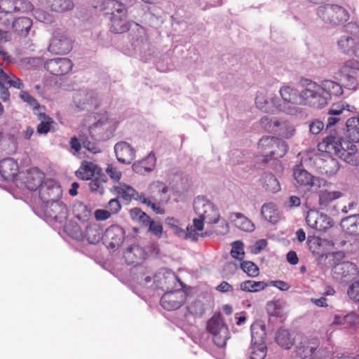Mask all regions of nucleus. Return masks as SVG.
<instances>
[{
	"label": "nucleus",
	"instance_id": "nucleus-39",
	"mask_svg": "<svg viewBox=\"0 0 359 359\" xmlns=\"http://www.w3.org/2000/svg\"><path fill=\"white\" fill-rule=\"evenodd\" d=\"M46 5L52 11L57 13L70 11L74 6L72 0H46Z\"/></svg>",
	"mask_w": 359,
	"mask_h": 359
},
{
	"label": "nucleus",
	"instance_id": "nucleus-28",
	"mask_svg": "<svg viewBox=\"0 0 359 359\" xmlns=\"http://www.w3.org/2000/svg\"><path fill=\"white\" fill-rule=\"evenodd\" d=\"M319 343L316 339H311L302 341L297 347V354L302 359L311 358Z\"/></svg>",
	"mask_w": 359,
	"mask_h": 359
},
{
	"label": "nucleus",
	"instance_id": "nucleus-51",
	"mask_svg": "<svg viewBox=\"0 0 359 359\" xmlns=\"http://www.w3.org/2000/svg\"><path fill=\"white\" fill-rule=\"evenodd\" d=\"M241 269L250 277L255 278L259 274V267L252 262L243 261L241 263Z\"/></svg>",
	"mask_w": 359,
	"mask_h": 359
},
{
	"label": "nucleus",
	"instance_id": "nucleus-47",
	"mask_svg": "<svg viewBox=\"0 0 359 359\" xmlns=\"http://www.w3.org/2000/svg\"><path fill=\"white\" fill-rule=\"evenodd\" d=\"M266 309L269 316L281 317L283 315V304L279 300L270 301L266 304Z\"/></svg>",
	"mask_w": 359,
	"mask_h": 359
},
{
	"label": "nucleus",
	"instance_id": "nucleus-17",
	"mask_svg": "<svg viewBox=\"0 0 359 359\" xmlns=\"http://www.w3.org/2000/svg\"><path fill=\"white\" fill-rule=\"evenodd\" d=\"M316 163L321 172L328 176L336 174L339 169L337 160L326 153H320L316 158Z\"/></svg>",
	"mask_w": 359,
	"mask_h": 359
},
{
	"label": "nucleus",
	"instance_id": "nucleus-63",
	"mask_svg": "<svg viewBox=\"0 0 359 359\" xmlns=\"http://www.w3.org/2000/svg\"><path fill=\"white\" fill-rule=\"evenodd\" d=\"M107 173L108 175L114 181L118 182L120 180L121 177V173L120 171L117 170L116 168L114 167L112 165H109L107 170Z\"/></svg>",
	"mask_w": 359,
	"mask_h": 359
},
{
	"label": "nucleus",
	"instance_id": "nucleus-22",
	"mask_svg": "<svg viewBox=\"0 0 359 359\" xmlns=\"http://www.w3.org/2000/svg\"><path fill=\"white\" fill-rule=\"evenodd\" d=\"M29 63L33 67H40L41 66H58V67H72L73 63L67 57H55L44 60L39 57H33L29 60Z\"/></svg>",
	"mask_w": 359,
	"mask_h": 359
},
{
	"label": "nucleus",
	"instance_id": "nucleus-35",
	"mask_svg": "<svg viewBox=\"0 0 359 359\" xmlns=\"http://www.w3.org/2000/svg\"><path fill=\"white\" fill-rule=\"evenodd\" d=\"M12 86L18 89H22L24 84L21 79L12 74H7L4 69H0V86Z\"/></svg>",
	"mask_w": 359,
	"mask_h": 359
},
{
	"label": "nucleus",
	"instance_id": "nucleus-20",
	"mask_svg": "<svg viewBox=\"0 0 359 359\" xmlns=\"http://www.w3.org/2000/svg\"><path fill=\"white\" fill-rule=\"evenodd\" d=\"M72 48V40L65 34H57L52 39L48 50L55 54L68 53Z\"/></svg>",
	"mask_w": 359,
	"mask_h": 359
},
{
	"label": "nucleus",
	"instance_id": "nucleus-49",
	"mask_svg": "<svg viewBox=\"0 0 359 359\" xmlns=\"http://www.w3.org/2000/svg\"><path fill=\"white\" fill-rule=\"evenodd\" d=\"M39 118L41 121L37 126V133L39 134H46L50 129V125L53 123L51 118L44 113L39 114Z\"/></svg>",
	"mask_w": 359,
	"mask_h": 359
},
{
	"label": "nucleus",
	"instance_id": "nucleus-61",
	"mask_svg": "<svg viewBox=\"0 0 359 359\" xmlns=\"http://www.w3.org/2000/svg\"><path fill=\"white\" fill-rule=\"evenodd\" d=\"M348 294L351 299L359 302V280L352 284L348 290Z\"/></svg>",
	"mask_w": 359,
	"mask_h": 359
},
{
	"label": "nucleus",
	"instance_id": "nucleus-36",
	"mask_svg": "<svg viewBox=\"0 0 359 359\" xmlns=\"http://www.w3.org/2000/svg\"><path fill=\"white\" fill-rule=\"evenodd\" d=\"M74 217L82 222H87L91 216V210L84 203L76 201L72 206Z\"/></svg>",
	"mask_w": 359,
	"mask_h": 359
},
{
	"label": "nucleus",
	"instance_id": "nucleus-8",
	"mask_svg": "<svg viewBox=\"0 0 359 359\" xmlns=\"http://www.w3.org/2000/svg\"><path fill=\"white\" fill-rule=\"evenodd\" d=\"M265 327L260 325L251 326L252 344L250 359H264L266 355Z\"/></svg>",
	"mask_w": 359,
	"mask_h": 359
},
{
	"label": "nucleus",
	"instance_id": "nucleus-14",
	"mask_svg": "<svg viewBox=\"0 0 359 359\" xmlns=\"http://www.w3.org/2000/svg\"><path fill=\"white\" fill-rule=\"evenodd\" d=\"M187 295L182 290H175L165 293L161 298V305L166 310L178 309L185 303Z\"/></svg>",
	"mask_w": 359,
	"mask_h": 359
},
{
	"label": "nucleus",
	"instance_id": "nucleus-13",
	"mask_svg": "<svg viewBox=\"0 0 359 359\" xmlns=\"http://www.w3.org/2000/svg\"><path fill=\"white\" fill-rule=\"evenodd\" d=\"M62 191L60 184L53 179H47L39 189V197L44 203L60 201Z\"/></svg>",
	"mask_w": 359,
	"mask_h": 359
},
{
	"label": "nucleus",
	"instance_id": "nucleus-30",
	"mask_svg": "<svg viewBox=\"0 0 359 359\" xmlns=\"http://www.w3.org/2000/svg\"><path fill=\"white\" fill-rule=\"evenodd\" d=\"M149 190L150 193L149 199L154 201H168V197L166 194L168 188L164 183L159 181L154 182L149 185Z\"/></svg>",
	"mask_w": 359,
	"mask_h": 359
},
{
	"label": "nucleus",
	"instance_id": "nucleus-23",
	"mask_svg": "<svg viewBox=\"0 0 359 359\" xmlns=\"http://www.w3.org/2000/svg\"><path fill=\"white\" fill-rule=\"evenodd\" d=\"M114 151L117 160L123 163L129 164L135 158V150L126 142H121L116 144Z\"/></svg>",
	"mask_w": 359,
	"mask_h": 359
},
{
	"label": "nucleus",
	"instance_id": "nucleus-21",
	"mask_svg": "<svg viewBox=\"0 0 359 359\" xmlns=\"http://www.w3.org/2000/svg\"><path fill=\"white\" fill-rule=\"evenodd\" d=\"M0 8L6 13H12L17 11L27 12L33 9V6L29 1L23 0H2L0 2Z\"/></svg>",
	"mask_w": 359,
	"mask_h": 359
},
{
	"label": "nucleus",
	"instance_id": "nucleus-50",
	"mask_svg": "<svg viewBox=\"0 0 359 359\" xmlns=\"http://www.w3.org/2000/svg\"><path fill=\"white\" fill-rule=\"evenodd\" d=\"M280 121L273 120L265 116L260 119L261 127L268 133H275Z\"/></svg>",
	"mask_w": 359,
	"mask_h": 359
},
{
	"label": "nucleus",
	"instance_id": "nucleus-59",
	"mask_svg": "<svg viewBox=\"0 0 359 359\" xmlns=\"http://www.w3.org/2000/svg\"><path fill=\"white\" fill-rule=\"evenodd\" d=\"M344 325L354 327L359 325V316L355 313H350L343 317Z\"/></svg>",
	"mask_w": 359,
	"mask_h": 359
},
{
	"label": "nucleus",
	"instance_id": "nucleus-24",
	"mask_svg": "<svg viewBox=\"0 0 359 359\" xmlns=\"http://www.w3.org/2000/svg\"><path fill=\"white\" fill-rule=\"evenodd\" d=\"M45 215L53 219L57 220L65 217L67 211L66 205L62 201H50L49 203H45Z\"/></svg>",
	"mask_w": 359,
	"mask_h": 359
},
{
	"label": "nucleus",
	"instance_id": "nucleus-29",
	"mask_svg": "<svg viewBox=\"0 0 359 359\" xmlns=\"http://www.w3.org/2000/svg\"><path fill=\"white\" fill-rule=\"evenodd\" d=\"M340 225L342 231L349 236H359V214L343 218Z\"/></svg>",
	"mask_w": 359,
	"mask_h": 359
},
{
	"label": "nucleus",
	"instance_id": "nucleus-27",
	"mask_svg": "<svg viewBox=\"0 0 359 359\" xmlns=\"http://www.w3.org/2000/svg\"><path fill=\"white\" fill-rule=\"evenodd\" d=\"M346 130L344 140L348 142L351 144H355L359 142V118L355 117L347 120Z\"/></svg>",
	"mask_w": 359,
	"mask_h": 359
},
{
	"label": "nucleus",
	"instance_id": "nucleus-7",
	"mask_svg": "<svg viewBox=\"0 0 359 359\" xmlns=\"http://www.w3.org/2000/svg\"><path fill=\"white\" fill-rule=\"evenodd\" d=\"M207 330L212 335L214 343L219 347H224L229 338L227 325L224 323L220 313H215L207 323Z\"/></svg>",
	"mask_w": 359,
	"mask_h": 359
},
{
	"label": "nucleus",
	"instance_id": "nucleus-34",
	"mask_svg": "<svg viewBox=\"0 0 359 359\" xmlns=\"http://www.w3.org/2000/svg\"><path fill=\"white\" fill-rule=\"evenodd\" d=\"M231 219L236 227L244 231H252L255 229V224L248 217L239 212H234L231 215Z\"/></svg>",
	"mask_w": 359,
	"mask_h": 359
},
{
	"label": "nucleus",
	"instance_id": "nucleus-56",
	"mask_svg": "<svg viewBox=\"0 0 359 359\" xmlns=\"http://www.w3.org/2000/svg\"><path fill=\"white\" fill-rule=\"evenodd\" d=\"M144 226H149V231L152 234L161 237L163 233V225L160 222L151 220L149 217L147 224H144Z\"/></svg>",
	"mask_w": 359,
	"mask_h": 359
},
{
	"label": "nucleus",
	"instance_id": "nucleus-60",
	"mask_svg": "<svg viewBox=\"0 0 359 359\" xmlns=\"http://www.w3.org/2000/svg\"><path fill=\"white\" fill-rule=\"evenodd\" d=\"M20 98L34 109H38L40 107L39 102L26 91H22L20 94Z\"/></svg>",
	"mask_w": 359,
	"mask_h": 359
},
{
	"label": "nucleus",
	"instance_id": "nucleus-62",
	"mask_svg": "<svg viewBox=\"0 0 359 359\" xmlns=\"http://www.w3.org/2000/svg\"><path fill=\"white\" fill-rule=\"evenodd\" d=\"M106 208L110 211L111 215L116 214L121 210V205L119 201L116 198L111 199Z\"/></svg>",
	"mask_w": 359,
	"mask_h": 359
},
{
	"label": "nucleus",
	"instance_id": "nucleus-46",
	"mask_svg": "<svg viewBox=\"0 0 359 359\" xmlns=\"http://www.w3.org/2000/svg\"><path fill=\"white\" fill-rule=\"evenodd\" d=\"M342 194L338 191H323L319 194V204L326 207L333 201L339 198Z\"/></svg>",
	"mask_w": 359,
	"mask_h": 359
},
{
	"label": "nucleus",
	"instance_id": "nucleus-48",
	"mask_svg": "<svg viewBox=\"0 0 359 359\" xmlns=\"http://www.w3.org/2000/svg\"><path fill=\"white\" fill-rule=\"evenodd\" d=\"M294 131L295 130L292 125L287 121H282L280 122L277 131L275 133L283 138L287 139L293 136Z\"/></svg>",
	"mask_w": 359,
	"mask_h": 359
},
{
	"label": "nucleus",
	"instance_id": "nucleus-44",
	"mask_svg": "<svg viewBox=\"0 0 359 359\" xmlns=\"http://www.w3.org/2000/svg\"><path fill=\"white\" fill-rule=\"evenodd\" d=\"M267 284L264 281L245 280L241 283L240 289L248 292H257L264 290Z\"/></svg>",
	"mask_w": 359,
	"mask_h": 359
},
{
	"label": "nucleus",
	"instance_id": "nucleus-45",
	"mask_svg": "<svg viewBox=\"0 0 359 359\" xmlns=\"http://www.w3.org/2000/svg\"><path fill=\"white\" fill-rule=\"evenodd\" d=\"M276 341L278 344L285 349H289L294 344V339L287 330L280 329L276 332Z\"/></svg>",
	"mask_w": 359,
	"mask_h": 359
},
{
	"label": "nucleus",
	"instance_id": "nucleus-2",
	"mask_svg": "<svg viewBox=\"0 0 359 359\" xmlns=\"http://www.w3.org/2000/svg\"><path fill=\"white\" fill-rule=\"evenodd\" d=\"M101 9L105 15L110 16L111 32L118 34L129 29L130 26L126 20L127 9L123 3L117 0H104Z\"/></svg>",
	"mask_w": 359,
	"mask_h": 359
},
{
	"label": "nucleus",
	"instance_id": "nucleus-58",
	"mask_svg": "<svg viewBox=\"0 0 359 359\" xmlns=\"http://www.w3.org/2000/svg\"><path fill=\"white\" fill-rule=\"evenodd\" d=\"M143 255L142 250L138 245H131L127 248L126 251V256L128 259H131V262L134 263L137 261L133 260V256L137 257L139 256L141 257Z\"/></svg>",
	"mask_w": 359,
	"mask_h": 359
},
{
	"label": "nucleus",
	"instance_id": "nucleus-16",
	"mask_svg": "<svg viewBox=\"0 0 359 359\" xmlns=\"http://www.w3.org/2000/svg\"><path fill=\"white\" fill-rule=\"evenodd\" d=\"M44 178V172L38 168L33 167L26 171L22 181L29 190L36 191L43 185Z\"/></svg>",
	"mask_w": 359,
	"mask_h": 359
},
{
	"label": "nucleus",
	"instance_id": "nucleus-53",
	"mask_svg": "<svg viewBox=\"0 0 359 359\" xmlns=\"http://www.w3.org/2000/svg\"><path fill=\"white\" fill-rule=\"evenodd\" d=\"M105 182L104 177H96L90 182L89 188L91 191L102 194L104 191L103 185Z\"/></svg>",
	"mask_w": 359,
	"mask_h": 359
},
{
	"label": "nucleus",
	"instance_id": "nucleus-10",
	"mask_svg": "<svg viewBox=\"0 0 359 359\" xmlns=\"http://www.w3.org/2000/svg\"><path fill=\"white\" fill-rule=\"evenodd\" d=\"M279 99L277 97H271L270 100L266 97L263 93H259L255 98L257 107L265 113H274L276 109L285 112L289 114H293L297 112L296 107H287L278 104Z\"/></svg>",
	"mask_w": 359,
	"mask_h": 359
},
{
	"label": "nucleus",
	"instance_id": "nucleus-33",
	"mask_svg": "<svg viewBox=\"0 0 359 359\" xmlns=\"http://www.w3.org/2000/svg\"><path fill=\"white\" fill-rule=\"evenodd\" d=\"M156 163V158L153 152H151L142 161L137 163L133 164V170L136 172L143 173L144 172H149L152 171Z\"/></svg>",
	"mask_w": 359,
	"mask_h": 359
},
{
	"label": "nucleus",
	"instance_id": "nucleus-41",
	"mask_svg": "<svg viewBox=\"0 0 359 359\" xmlns=\"http://www.w3.org/2000/svg\"><path fill=\"white\" fill-rule=\"evenodd\" d=\"M262 217L268 222L275 224L278 220V212L276 205L272 203L264 204L261 209Z\"/></svg>",
	"mask_w": 359,
	"mask_h": 359
},
{
	"label": "nucleus",
	"instance_id": "nucleus-42",
	"mask_svg": "<svg viewBox=\"0 0 359 359\" xmlns=\"http://www.w3.org/2000/svg\"><path fill=\"white\" fill-rule=\"evenodd\" d=\"M320 86L323 94L326 93L330 96H340L343 93L341 84L331 80L323 81Z\"/></svg>",
	"mask_w": 359,
	"mask_h": 359
},
{
	"label": "nucleus",
	"instance_id": "nucleus-32",
	"mask_svg": "<svg viewBox=\"0 0 359 359\" xmlns=\"http://www.w3.org/2000/svg\"><path fill=\"white\" fill-rule=\"evenodd\" d=\"M356 69H348L347 72H342L339 81L344 88L349 90H355L357 89L358 83L356 79L357 72Z\"/></svg>",
	"mask_w": 359,
	"mask_h": 359
},
{
	"label": "nucleus",
	"instance_id": "nucleus-11",
	"mask_svg": "<svg viewBox=\"0 0 359 359\" xmlns=\"http://www.w3.org/2000/svg\"><path fill=\"white\" fill-rule=\"evenodd\" d=\"M307 225L317 231L325 232L331 228L334 222L327 215L316 210H309L306 217Z\"/></svg>",
	"mask_w": 359,
	"mask_h": 359
},
{
	"label": "nucleus",
	"instance_id": "nucleus-64",
	"mask_svg": "<svg viewBox=\"0 0 359 359\" xmlns=\"http://www.w3.org/2000/svg\"><path fill=\"white\" fill-rule=\"evenodd\" d=\"M346 32L356 40L359 39V25L355 22H349L346 25Z\"/></svg>",
	"mask_w": 359,
	"mask_h": 359
},
{
	"label": "nucleus",
	"instance_id": "nucleus-15",
	"mask_svg": "<svg viewBox=\"0 0 359 359\" xmlns=\"http://www.w3.org/2000/svg\"><path fill=\"white\" fill-rule=\"evenodd\" d=\"M103 238L109 248L115 249L123 243L125 238V231L118 225H111L106 229Z\"/></svg>",
	"mask_w": 359,
	"mask_h": 359
},
{
	"label": "nucleus",
	"instance_id": "nucleus-3",
	"mask_svg": "<svg viewBox=\"0 0 359 359\" xmlns=\"http://www.w3.org/2000/svg\"><path fill=\"white\" fill-rule=\"evenodd\" d=\"M258 149L263 154L262 161L267 163L271 159L283 157L288 150V146L280 138L264 136L258 142Z\"/></svg>",
	"mask_w": 359,
	"mask_h": 359
},
{
	"label": "nucleus",
	"instance_id": "nucleus-6",
	"mask_svg": "<svg viewBox=\"0 0 359 359\" xmlns=\"http://www.w3.org/2000/svg\"><path fill=\"white\" fill-rule=\"evenodd\" d=\"M67 231L72 238L79 241L86 238L90 244L98 243L104 236L103 228L97 222L88 223L84 231H81L77 224L68 228Z\"/></svg>",
	"mask_w": 359,
	"mask_h": 359
},
{
	"label": "nucleus",
	"instance_id": "nucleus-18",
	"mask_svg": "<svg viewBox=\"0 0 359 359\" xmlns=\"http://www.w3.org/2000/svg\"><path fill=\"white\" fill-rule=\"evenodd\" d=\"M113 190L118 198L126 203L135 200L142 203V198L145 196L144 194H140L133 187L125 183L113 187Z\"/></svg>",
	"mask_w": 359,
	"mask_h": 359
},
{
	"label": "nucleus",
	"instance_id": "nucleus-5",
	"mask_svg": "<svg viewBox=\"0 0 359 359\" xmlns=\"http://www.w3.org/2000/svg\"><path fill=\"white\" fill-rule=\"evenodd\" d=\"M317 15L324 22L334 25L344 23L349 19L347 10L334 4L320 6L317 9Z\"/></svg>",
	"mask_w": 359,
	"mask_h": 359
},
{
	"label": "nucleus",
	"instance_id": "nucleus-43",
	"mask_svg": "<svg viewBox=\"0 0 359 359\" xmlns=\"http://www.w3.org/2000/svg\"><path fill=\"white\" fill-rule=\"evenodd\" d=\"M96 165L92 162H84L76 172L78 178L82 180H88L93 177Z\"/></svg>",
	"mask_w": 359,
	"mask_h": 359
},
{
	"label": "nucleus",
	"instance_id": "nucleus-12",
	"mask_svg": "<svg viewBox=\"0 0 359 359\" xmlns=\"http://www.w3.org/2000/svg\"><path fill=\"white\" fill-rule=\"evenodd\" d=\"M332 276L337 281L348 282L358 275L357 266L351 262H341L336 264L332 269Z\"/></svg>",
	"mask_w": 359,
	"mask_h": 359
},
{
	"label": "nucleus",
	"instance_id": "nucleus-54",
	"mask_svg": "<svg viewBox=\"0 0 359 359\" xmlns=\"http://www.w3.org/2000/svg\"><path fill=\"white\" fill-rule=\"evenodd\" d=\"M232 248L231 250V255L232 257L242 260L244 257V245L242 241H236L232 243Z\"/></svg>",
	"mask_w": 359,
	"mask_h": 359
},
{
	"label": "nucleus",
	"instance_id": "nucleus-26",
	"mask_svg": "<svg viewBox=\"0 0 359 359\" xmlns=\"http://www.w3.org/2000/svg\"><path fill=\"white\" fill-rule=\"evenodd\" d=\"M279 93L285 103L293 105L302 104L301 92L297 89L290 86L284 85L280 88Z\"/></svg>",
	"mask_w": 359,
	"mask_h": 359
},
{
	"label": "nucleus",
	"instance_id": "nucleus-52",
	"mask_svg": "<svg viewBox=\"0 0 359 359\" xmlns=\"http://www.w3.org/2000/svg\"><path fill=\"white\" fill-rule=\"evenodd\" d=\"M130 216L132 219L141 222L142 224H147L149 219V216L139 208H132L130 210Z\"/></svg>",
	"mask_w": 359,
	"mask_h": 359
},
{
	"label": "nucleus",
	"instance_id": "nucleus-4",
	"mask_svg": "<svg viewBox=\"0 0 359 359\" xmlns=\"http://www.w3.org/2000/svg\"><path fill=\"white\" fill-rule=\"evenodd\" d=\"M301 91L302 104L322 108L327 104V97L323 95L321 86L311 80H305Z\"/></svg>",
	"mask_w": 359,
	"mask_h": 359
},
{
	"label": "nucleus",
	"instance_id": "nucleus-57",
	"mask_svg": "<svg viewBox=\"0 0 359 359\" xmlns=\"http://www.w3.org/2000/svg\"><path fill=\"white\" fill-rule=\"evenodd\" d=\"M166 224L170 226L172 231L178 236L184 233V230L181 227L180 221L174 217H168L165 220Z\"/></svg>",
	"mask_w": 359,
	"mask_h": 359
},
{
	"label": "nucleus",
	"instance_id": "nucleus-19",
	"mask_svg": "<svg viewBox=\"0 0 359 359\" xmlns=\"http://www.w3.org/2000/svg\"><path fill=\"white\" fill-rule=\"evenodd\" d=\"M307 245L309 250L314 255L323 257L332 247V242L318 236H309Z\"/></svg>",
	"mask_w": 359,
	"mask_h": 359
},
{
	"label": "nucleus",
	"instance_id": "nucleus-38",
	"mask_svg": "<svg viewBox=\"0 0 359 359\" xmlns=\"http://www.w3.org/2000/svg\"><path fill=\"white\" fill-rule=\"evenodd\" d=\"M261 180L263 187L266 189V191L271 193H277L280 190V185L279 182L272 173H264Z\"/></svg>",
	"mask_w": 359,
	"mask_h": 359
},
{
	"label": "nucleus",
	"instance_id": "nucleus-31",
	"mask_svg": "<svg viewBox=\"0 0 359 359\" xmlns=\"http://www.w3.org/2000/svg\"><path fill=\"white\" fill-rule=\"evenodd\" d=\"M294 177L297 183L301 186L312 187L318 182V179L306 170L297 168L294 170Z\"/></svg>",
	"mask_w": 359,
	"mask_h": 359
},
{
	"label": "nucleus",
	"instance_id": "nucleus-1",
	"mask_svg": "<svg viewBox=\"0 0 359 359\" xmlns=\"http://www.w3.org/2000/svg\"><path fill=\"white\" fill-rule=\"evenodd\" d=\"M320 153L334 154L353 166L359 165V153L355 144H351L339 136L330 135L325 137L318 145Z\"/></svg>",
	"mask_w": 359,
	"mask_h": 359
},
{
	"label": "nucleus",
	"instance_id": "nucleus-37",
	"mask_svg": "<svg viewBox=\"0 0 359 359\" xmlns=\"http://www.w3.org/2000/svg\"><path fill=\"white\" fill-rule=\"evenodd\" d=\"M358 42L353 36H342L337 41V46L341 52L351 55L354 53V48Z\"/></svg>",
	"mask_w": 359,
	"mask_h": 359
},
{
	"label": "nucleus",
	"instance_id": "nucleus-25",
	"mask_svg": "<svg viewBox=\"0 0 359 359\" xmlns=\"http://www.w3.org/2000/svg\"><path fill=\"white\" fill-rule=\"evenodd\" d=\"M18 162L13 158H4L0 161V175L5 180H13L18 175Z\"/></svg>",
	"mask_w": 359,
	"mask_h": 359
},
{
	"label": "nucleus",
	"instance_id": "nucleus-9",
	"mask_svg": "<svg viewBox=\"0 0 359 359\" xmlns=\"http://www.w3.org/2000/svg\"><path fill=\"white\" fill-rule=\"evenodd\" d=\"M194 208L196 215L210 224L219 222L220 215L215 205L204 198H196L194 201Z\"/></svg>",
	"mask_w": 359,
	"mask_h": 359
},
{
	"label": "nucleus",
	"instance_id": "nucleus-40",
	"mask_svg": "<svg viewBox=\"0 0 359 359\" xmlns=\"http://www.w3.org/2000/svg\"><path fill=\"white\" fill-rule=\"evenodd\" d=\"M32 22L30 18L21 17L16 18L13 22L14 31L22 36H26L31 28Z\"/></svg>",
	"mask_w": 359,
	"mask_h": 359
},
{
	"label": "nucleus",
	"instance_id": "nucleus-55",
	"mask_svg": "<svg viewBox=\"0 0 359 359\" xmlns=\"http://www.w3.org/2000/svg\"><path fill=\"white\" fill-rule=\"evenodd\" d=\"M142 204H145L147 206H150L156 213L161 215L165 213L164 208L160 205V203H163L164 201H154L151 199L146 198L145 196H142Z\"/></svg>",
	"mask_w": 359,
	"mask_h": 359
}]
</instances>
